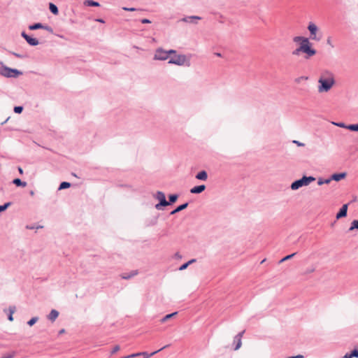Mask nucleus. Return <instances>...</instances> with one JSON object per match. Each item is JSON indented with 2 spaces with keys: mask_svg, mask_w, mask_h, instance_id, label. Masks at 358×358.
I'll return each instance as SVG.
<instances>
[{
  "mask_svg": "<svg viewBox=\"0 0 358 358\" xmlns=\"http://www.w3.org/2000/svg\"><path fill=\"white\" fill-rule=\"evenodd\" d=\"M293 41L295 43L301 42L302 52L306 55L305 57L306 59L316 55L317 51L312 47V43L310 42L308 38L303 36H295L294 37Z\"/></svg>",
  "mask_w": 358,
  "mask_h": 358,
  "instance_id": "1",
  "label": "nucleus"
},
{
  "mask_svg": "<svg viewBox=\"0 0 358 358\" xmlns=\"http://www.w3.org/2000/svg\"><path fill=\"white\" fill-rule=\"evenodd\" d=\"M0 75L6 78H17L22 75V72L16 69L8 67L1 63Z\"/></svg>",
  "mask_w": 358,
  "mask_h": 358,
  "instance_id": "2",
  "label": "nucleus"
},
{
  "mask_svg": "<svg viewBox=\"0 0 358 358\" xmlns=\"http://www.w3.org/2000/svg\"><path fill=\"white\" fill-rule=\"evenodd\" d=\"M318 83H320V85L318 86V92H327L332 87V86L335 83V80L331 75V76L329 78H323L321 77L318 80Z\"/></svg>",
  "mask_w": 358,
  "mask_h": 358,
  "instance_id": "3",
  "label": "nucleus"
},
{
  "mask_svg": "<svg viewBox=\"0 0 358 358\" xmlns=\"http://www.w3.org/2000/svg\"><path fill=\"white\" fill-rule=\"evenodd\" d=\"M315 180V178L313 176H303L301 178L294 180L291 184V189L292 190H296L303 186H307L310 182Z\"/></svg>",
  "mask_w": 358,
  "mask_h": 358,
  "instance_id": "4",
  "label": "nucleus"
},
{
  "mask_svg": "<svg viewBox=\"0 0 358 358\" xmlns=\"http://www.w3.org/2000/svg\"><path fill=\"white\" fill-rule=\"evenodd\" d=\"M169 64H176L178 66H189L190 62L188 59H187L186 55H178L173 57H171L168 62Z\"/></svg>",
  "mask_w": 358,
  "mask_h": 358,
  "instance_id": "5",
  "label": "nucleus"
},
{
  "mask_svg": "<svg viewBox=\"0 0 358 358\" xmlns=\"http://www.w3.org/2000/svg\"><path fill=\"white\" fill-rule=\"evenodd\" d=\"M308 30L310 32V39L317 41H320L322 38V34L319 32V29L315 23L312 22H309L308 25Z\"/></svg>",
  "mask_w": 358,
  "mask_h": 358,
  "instance_id": "6",
  "label": "nucleus"
},
{
  "mask_svg": "<svg viewBox=\"0 0 358 358\" xmlns=\"http://www.w3.org/2000/svg\"><path fill=\"white\" fill-rule=\"evenodd\" d=\"M168 58L166 50H164L162 48H158L156 49L153 57L154 60L165 61Z\"/></svg>",
  "mask_w": 358,
  "mask_h": 358,
  "instance_id": "7",
  "label": "nucleus"
},
{
  "mask_svg": "<svg viewBox=\"0 0 358 358\" xmlns=\"http://www.w3.org/2000/svg\"><path fill=\"white\" fill-rule=\"evenodd\" d=\"M21 36L23 38H24V40L27 42V43L29 45H30L31 46H36L37 45L39 44V41L37 38H33V37L29 36L28 34H26L25 31H22L21 33Z\"/></svg>",
  "mask_w": 358,
  "mask_h": 358,
  "instance_id": "8",
  "label": "nucleus"
},
{
  "mask_svg": "<svg viewBox=\"0 0 358 358\" xmlns=\"http://www.w3.org/2000/svg\"><path fill=\"white\" fill-rule=\"evenodd\" d=\"M348 203L343 204L340 208L339 211L336 214V219L339 220L343 217H345L348 213Z\"/></svg>",
  "mask_w": 358,
  "mask_h": 358,
  "instance_id": "9",
  "label": "nucleus"
},
{
  "mask_svg": "<svg viewBox=\"0 0 358 358\" xmlns=\"http://www.w3.org/2000/svg\"><path fill=\"white\" fill-rule=\"evenodd\" d=\"M244 333H245V331L239 332L234 337V342L235 343L234 350H238L241 348V346L242 345L241 339H242V337H243V335Z\"/></svg>",
  "mask_w": 358,
  "mask_h": 358,
  "instance_id": "10",
  "label": "nucleus"
},
{
  "mask_svg": "<svg viewBox=\"0 0 358 358\" xmlns=\"http://www.w3.org/2000/svg\"><path fill=\"white\" fill-rule=\"evenodd\" d=\"M201 17L196 15H191V16H186L182 17L180 21L184 22H192L194 24H197V22H194V20H199Z\"/></svg>",
  "mask_w": 358,
  "mask_h": 358,
  "instance_id": "11",
  "label": "nucleus"
},
{
  "mask_svg": "<svg viewBox=\"0 0 358 358\" xmlns=\"http://www.w3.org/2000/svg\"><path fill=\"white\" fill-rule=\"evenodd\" d=\"M206 187L205 185H200L197 186H194L192 189H190L189 192L191 194H201L206 189Z\"/></svg>",
  "mask_w": 358,
  "mask_h": 358,
  "instance_id": "12",
  "label": "nucleus"
},
{
  "mask_svg": "<svg viewBox=\"0 0 358 358\" xmlns=\"http://www.w3.org/2000/svg\"><path fill=\"white\" fill-rule=\"evenodd\" d=\"M346 176V173H334L331 176L330 180H335V181H340L342 179H344Z\"/></svg>",
  "mask_w": 358,
  "mask_h": 358,
  "instance_id": "13",
  "label": "nucleus"
},
{
  "mask_svg": "<svg viewBox=\"0 0 358 358\" xmlns=\"http://www.w3.org/2000/svg\"><path fill=\"white\" fill-rule=\"evenodd\" d=\"M15 310H16V307L15 306H10L8 310H6V309L4 310L5 313L8 311V320L9 321H10V322L13 321L14 319H13V315L15 312Z\"/></svg>",
  "mask_w": 358,
  "mask_h": 358,
  "instance_id": "14",
  "label": "nucleus"
},
{
  "mask_svg": "<svg viewBox=\"0 0 358 358\" xmlns=\"http://www.w3.org/2000/svg\"><path fill=\"white\" fill-rule=\"evenodd\" d=\"M189 203L187 202L186 203H184L181 205H179L178 206H177L174 210H173L171 213H170V215H174L180 211H182L183 210H185V208H187Z\"/></svg>",
  "mask_w": 358,
  "mask_h": 358,
  "instance_id": "15",
  "label": "nucleus"
},
{
  "mask_svg": "<svg viewBox=\"0 0 358 358\" xmlns=\"http://www.w3.org/2000/svg\"><path fill=\"white\" fill-rule=\"evenodd\" d=\"M138 273L137 270L131 271L129 273H122L120 275L121 278L124 280H129Z\"/></svg>",
  "mask_w": 358,
  "mask_h": 358,
  "instance_id": "16",
  "label": "nucleus"
},
{
  "mask_svg": "<svg viewBox=\"0 0 358 358\" xmlns=\"http://www.w3.org/2000/svg\"><path fill=\"white\" fill-rule=\"evenodd\" d=\"M195 178L197 180L205 181L208 178V173L206 171L203 170L199 171L196 176Z\"/></svg>",
  "mask_w": 358,
  "mask_h": 358,
  "instance_id": "17",
  "label": "nucleus"
},
{
  "mask_svg": "<svg viewBox=\"0 0 358 358\" xmlns=\"http://www.w3.org/2000/svg\"><path fill=\"white\" fill-rule=\"evenodd\" d=\"M155 198L159 201V202H164L166 203V196L164 192L161 191H157L155 195Z\"/></svg>",
  "mask_w": 358,
  "mask_h": 358,
  "instance_id": "18",
  "label": "nucleus"
},
{
  "mask_svg": "<svg viewBox=\"0 0 358 358\" xmlns=\"http://www.w3.org/2000/svg\"><path fill=\"white\" fill-rule=\"evenodd\" d=\"M59 315V312L57 310L52 309L48 315V319L51 322L55 321Z\"/></svg>",
  "mask_w": 358,
  "mask_h": 358,
  "instance_id": "19",
  "label": "nucleus"
},
{
  "mask_svg": "<svg viewBox=\"0 0 358 358\" xmlns=\"http://www.w3.org/2000/svg\"><path fill=\"white\" fill-rule=\"evenodd\" d=\"M169 345H165V346H164V347L161 348L160 349H159V350H156V351H155V352H152V353H150V354H148V352H141V355H143V356H144V358H149L150 357H151V356H152V355H155L156 353H157V352H159V351H161V350H164V349L166 348H167V347H169Z\"/></svg>",
  "mask_w": 358,
  "mask_h": 358,
  "instance_id": "20",
  "label": "nucleus"
},
{
  "mask_svg": "<svg viewBox=\"0 0 358 358\" xmlns=\"http://www.w3.org/2000/svg\"><path fill=\"white\" fill-rule=\"evenodd\" d=\"M178 198V194H170L169 196V201H166L167 205L169 206V205L174 203L177 201Z\"/></svg>",
  "mask_w": 358,
  "mask_h": 358,
  "instance_id": "21",
  "label": "nucleus"
},
{
  "mask_svg": "<svg viewBox=\"0 0 358 358\" xmlns=\"http://www.w3.org/2000/svg\"><path fill=\"white\" fill-rule=\"evenodd\" d=\"M83 3L86 6H100V3L99 2L93 0H85Z\"/></svg>",
  "mask_w": 358,
  "mask_h": 358,
  "instance_id": "22",
  "label": "nucleus"
},
{
  "mask_svg": "<svg viewBox=\"0 0 358 358\" xmlns=\"http://www.w3.org/2000/svg\"><path fill=\"white\" fill-rule=\"evenodd\" d=\"M13 183L14 185H15L17 187H26L27 185V182H24V181H22L20 178H15L13 180Z\"/></svg>",
  "mask_w": 358,
  "mask_h": 358,
  "instance_id": "23",
  "label": "nucleus"
},
{
  "mask_svg": "<svg viewBox=\"0 0 358 358\" xmlns=\"http://www.w3.org/2000/svg\"><path fill=\"white\" fill-rule=\"evenodd\" d=\"M49 9H50V11L54 15H57L59 13V10H58L57 6L52 3H49Z\"/></svg>",
  "mask_w": 358,
  "mask_h": 358,
  "instance_id": "24",
  "label": "nucleus"
},
{
  "mask_svg": "<svg viewBox=\"0 0 358 358\" xmlns=\"http://www.w3.org/2000/svg\"><path fill=\"white\" fill-rule=\"evenodd\" d=\"M178 314V312H174V313H170V314H167L166 315H165L164 317H163L161 320H160V322L162 323H164L165 322H166L168 320L172 318L173 317H174L175 315H176Z\"/></svg>",
  "mask_w": 358,
  "mask_h": 358,
  "instance_id": "25",
  "label": "nucleus"
},
{
  "mask_svg": "<svg viewBox=\"0 0 358 358\" xmlns=\"http://www.w3.org/2000/svg\"><path fill=\"white\" fill-rule=\"evenodd\" d=\"M43 28V24L40 22L34 23L29 26L30 30H36Z\"/></svg>",
  "mask_w": 358,
  "mask_h": 358,
  "instance_id": "26",
  "label": "nucleus"
},
{
  "mask_svg": "<svg viewBox=\"0 0 358 358\" xmlns=\"http://www.w3.org/2000/svg\"><path fill=\"white\" fill-rule=\"evenodd\" d=\"M331 180H330V178H327V179L320 178H318L317 184H318V185H322L324 184H329L331 182Z\"/></svg>",
  "mask_w": 358,
  "mask_h": 358,
  "instance_id": "27",
  "label": "nucleus"
},
{
  "mask_svg": "<svg viewBox=\"0 0 358 358\" xmlns=\"http://www.w3.org/2000/svg\"><path fill=\"white\" fill-rule=\"evenodd\" d=\"M71 183L69 182H62L59 187V190L67 189L71 187Z\"/></svg>",
  "mask_w": 358,
  "mask_h": 358,
  "instance_id": "28",
  "label": "nucleus"
},
{
  "mask_svg": "<svg viewBox=\"0 0 358 358\" xmlns=\"http://www.w3.org/2000/svg\"><path fill=\"white\" fill-rule=\"evenodd\" d=\"M354 229L358 230V220H353L351 223V226L349 228L348 231H351Z\"/></svg>",
  "mask_w": 358,
  "mask_h": 358,
  "instance_id": "29",
  "label": "nucleus"
},
{
  "mask_svg": "<svg viewBox=\"0 0 358 358\" xmlns=\"http://www.w3.org/2000/svg\"><path fill=\"white\" fill-rule=\"evenodd\" d=\"M167 206L168 205L166 203L161 201V202H159L158 203H157L155 207L157 210H163L164 207Z\"/></svg>",
  "mask_w": 358,
  "mask_h": 358,
  "instance_id": "30",
  "label": "nucleus"
},
{
  "mask_svg": "<svg viewBox=\"0 0 358 358\" xmlns=\"http://www.w3.org/2000/svg\"><path fill=\"white\" fill-rule=\"evenodd\" d=\"M296 252H294L292 254H290V255H288L285 257H284L282 259H281L280 261H279V263H282L287 260H289L290 259H292V257H294L295 255H296Z\"/></svg>",
  "mask_w": 358,
  "mask_h": 358,
  "instance_id": "31",
  "label": "nucleus"
},
{
  "mask_svg": "<svg viewBox=\"0 0 358 358\" xmlns=\"http://www.w3.org/2000/svg\"><path fill=\"white\" fill-rule=\"evenodd\" d=\"M348 129L352 131H358V124H348Z\"/></svg>",
  "mask_w": 358,
  "mask_h": 358,
  "instance_id": "32",
  "label": "nucleus"
},
{
  "mask_svg": "<svg viewBox=\"0 0 358 358\" xmlns=\"http://www.w3.org/2000/svg\"><path fill=\"white\" fill-rule=\"evenodd\" d=\"M299 43H300V45L292 52L293 55H299L300 53L302 52L301 42Z\"/></svg>",
  "mask_w": 358,
  "mask_h": 358,
  "instance_id": "33",
  "label": "nucleus"
},
{
  "mask_svg": "<svg viewBox=\"0 0 358 358\" xmlns=\"http://www.w3.org/2000/svg\"><path fill=\"white\" fill-rule=\"evenodd\" d=\"M332 124L336 125V126H337V127H338L345 128V129H348V124H345L344 122H333Z\"/></svg>",
  "mask_w": 358,
  "mask_h": 358,
  "instance_id": "34",
  "label": "nucleus"
},
{
  "mask_svg": "<svg viewBox=\"0 0 358 358\" xmlns=\"http://www.w3.org/2000/svg\"><path fill=\"white\" fill-rule=\"evenodd\" d=\"M11 202L5 203L3 205H0V213L6 210L10 206Z\"/></svg>",
  "mask_w": 358,
  "mask_h": 358,
  "instance_id": "35",
  "label": "nucleus"
},
{
  "mask_svg": "<svg viewBox=\"0 0 358 358\" xmlns=\"http://www.w3.org/2000/svg\"><path fill=\"white\" fill-rule=\"evenodd\" d=\"M38 320V317H33L28 322L27 324L30 327L33 326Z\"/></svg>",
  "mask_w": 358,
  "mask_h": 358,
  "instance_id": "36",
  "label": "nucleus"
},
{
  "mask_svg": "<svg viewBox=\"0 0 358 358\" xmlns=\"http://www.w3.org/2000/svg\"><path fill=\"white\" fill-rule=\"evenodd\" d=\"M13 110L15 113L20 114L23 110V106H15L13 108Z\"/></svg>",
  "mask_w": 358,
  "mask_h": 358,
  "instance_id": "37",
  "label": "nucleus"
},
{
  "mask_svg": "<svg viewBox=\"0 0 358 358\" xmlns=\"http://www.w3.org/2000/svg\"><path fill=\"white\" fill-rule=\"evenodd\" d=\"M9 53L20 59H23L26 57L25 55H21L11 51H10Z\"/></svg>",
  "mask_w": 358,
  "mask_h": 358,
  "instance_id": "38",
  "label": "nucleus"
},
{
  "mask_svg": "<svg viewBox=\"0 0 358 358\" xmlns=\"http://www.w3.org/2000/svg\"><path fill=\"white\" fill-rule=\"evenodd\" d=\"M42 29L48 31V32H50L51 34L53 33V29L51 27L48 26V25H45V24H43V28Z\"/></svg>",
  "mask_w": 358,
  "mask_h": 358,
  "instance_id": "39",
  "label": "nucleus"
},
{
  "mask_svg": "<svg viewBox=\"0 0 358 358\" xmlns=\"http://www.w3.org/2000/svg\"><path fill=\"white\" fill-rule=\"evenodd\" d=\"M352 358V357H358V350L357 349H354L352 350L350 352Z\"/></svg>",
  "mask_w": 358,
  "mask_h": 358,
  "instance_id": "40",
  "label": "nucleus"
},
{
  "mask_svg": "<svg viewBox=\"0 0 358 358\" xmlns=\"http://www.w3.org/2000/svg\"><path fill=\"white\" fill-rule=\"evenodd\" d=\"M189 266V263L186 262L183 264H182L180 268H179V270L180 271H183L185 269H186L187 268V266Z\"/></svg>",
  "mask_w": 358,
  "mask_h": 358,
  "instance_id": "41",
  "label": "nucleus"
},
{
  "mask_svg": "<svg viewBox=\"0 0 358 358\" xmlns=\"http://www.w3.org/2000/svg\"><path fill=\"white\" fill-rule=\"evenodd\" d=\"M315 267H311V268H307L306 270V271L304 272V274H308V273H313L315 271Z\"/></svg>",
  "mask_w": 358,
  "mask_h": 358,
  "instance_id": "42",
  "label": "nucleus"
},
{
  "mask_svg": "<svg viewBox=\"0 0 358 358\" xmlns=\"http://www.w3.org/2000/svg\"><path fill=\"white\" fill-rule=\"evenodd\" d=\"M120 350V346L118 345H116L114 346V348H113L112 351H111V354H114V353H116L117 351Z\"/></svg>",
  "mask_w": 358,
  "mask_h": 358,
  "instance_id": "43",
  "label": "nucleus"
},
{
  "mask_svg": "<svg viewBox=\"0 0 358 358\" xmlns=\"http://www.w3.org/2000/svg\"><path fill=\"white\" fill-rule=\"evenodd\" d=\"M140 355H141V352H138V353H134V354H131V355H127V358H133V357H138Z\"/></svg>",
  "mask_w": 358,
  "mask_h": 358,
  "instance_id": "44",
  "label": "nucleus"
},
{
  "mask_svg": "<svg viewBox=\"0 0 358 358\" xmlns=\"http://www.w3.org/2000/svg\"><path fill=\"white\" fill-rule=\"evenodd\" d=\"M122 9L126 11H135L137 9L135 8L122 7Z\"/></svg>",
  "mask_w": 358,
  "mask_h": 358,
  "instance_id": "45",
  "label": "nucleus"
},
{
  "mask_svg": "<svg viewBox=\"0 0 358 358\" xmlns=\"http://www.w3.org/2000/svg\"><path fill=\"white\" fill-rule=\"evenodd\" d=\"M166 52H167L168 57H169V55L176 53V50H172V49L169 50H166Z\"/></svg>",
  "mask_w": 358,
  "mask_h": 358,
  "instance_id": "46",
  "label": "nucleus"
},
{
  "mask_svg": "<svg viewBox=\"0 0 358 358\" xmlns=\"http://www.w3.org/2000/svg\"><path fill=\"white\" fill-rule=\"evenodd\" d=\"M141 22L143 23V24H150L151 23V21L148 19H146V18H144V19H142L141 20Z\"/></svg>",
  "mask_w": 358,
  "mask_h": 358,
  "instance_id": "47",
  "label": "nucleus"
},
{
  "mask_svg": "<svg viewBox=\"0 0 358 358\" xmlns=\"http://www.w3.org/2000/svg\"><path fill=\"white\" fill-rule=\"evenodd\" d=\"M327 43L329 45L331 48H334V45L331 43V38L330 37L327 38Z\"/></svg>",
  "mask_w": 358,
  "mask_h": 358,
  "instance_id": "48",
  "label": "nucleus"
},
{
  "mask_svg": "<svg viewBox=\"0 0 358 358\" xmlns=\"http://www.w3.org/2000/svg\"><path fill=\"white\" fill-rule=\"evenodd\" d=\"M13 357H14V354H8V355L3 356L0 358H13Z\"/></svg>",
  "mask_w": 358,
  "mask_h": 358,
  "instance_id": "49",
  "label": "nucleus"
},
{
  "mask_svg": "<svg viewBox=\"0 0 358 358\" xmlns=\"http://www.w3.org/2000/svg\"><path fill=\"white\" fill-rule=\"evenodd\" d=\"M293 143H296L298 146H304V143H301L298 141H294Z\"/></svg>",
  "mask_w": 358,
  "mask_h": 358,
  "instance_id": "50",
  "label": "nucleus"
},
{
  "mask_svg": "<svg viewBox=\"0 0 358 358\" xmlns=\"http://www.w3.org/2000/svg\"><path fill=\"white\" fill-rule=\"evenodd\" d=\"M157 217H155L152 221V222L150 224H148V226H150V225H154L157 223Z\"/></svg>",
  "mask_w": 358,
  "mask_h": 358,
  "instance_id": "51",
  "label": "nucleus"
},
{
  "mask_svg": "<svg viewBox=\"0 0 358 358\" xmlns=\"http://www.w3.org/2000/svg\"><path fill=\"white\" fill-rule=\"evenodd\" d=\"M288 358H304L303 355H296V356H292V357H289Z\"/></svg>",
  "mask_w": 358,
  "mask_h": 358,
  "instance_id": "52",
  "label": "nucleus"
},
{
  "mask_svg": "<svg viewBox=\"0 0 358 358\" xmlns=\"http://www.w3.org/2000/svg\"><path fill=\"white\" fill-rule=\"evenodd\" d=\"M343 358H352V357H351V355H350V352H348V353H346V354L343 356Z\"/></svg>",
  "mask_w": 358,
  "mask_h": 358,
  "instance_id": "53",
  "label": "nucleus"
},
{
  "mask_svg": "<svg viewBox=\"0 0 358 358\" xmlns=\"http://www.w3.org/2000/svg\"><path fill=\"white\" fill-rule=\"evenodd\" d=\"M17 170H18V171H19L20 174H21V175H22V174H23V170H22V169L21 167H20V166H19V167L17 168Z\"/></svg>",
  "mask_w": 358,
  "mask_h": 358,
  "instance_id": "54",
  "label": "nucleus"
},
{
  "mask_svg": "<svg viewBox=\"0 0 358 358\" xmlns=\"http://www.w3.org/2000/svg\"><path fill=\"white\" fill-rule=\"evenodd\" d=\"M96 22H101V23H104V20L101 18H99V19H96Z\"/></svg>",
  "mask_w": 358,
  "mask_h": 358,
  "instance_id": "55",
  "label": "nucleus"
},
{
  "mask_svg": "<svg viewBox=\"0 0 358 358\" xmlns=\"http://www.w3.org/2000/svg\"><path fill=\"white\" fill-rule=\"evenodd\" d=\"M196 262V259H192L189 261L187 262V263H189V265L192 264L193 262Z\"/></svg>",
  "mask_w": 358,
  "mask_h": 358,
  "instance_id": "56",
  "label": "nucleus"
},
{
  "mask_svg": "<svg viewBox=\"0 0 358 358\" xmlns=\"http://www.w3.org/2000/svg\"><path fill=\"white\" fill-rule=\"evenodd\" d=\"M64 332H65V329H62L59 330V334H64Z\"/></svg>",
  "mask_w": 358,
  "mask_h": 358,
  "instance_id": "57",
  "label": "nucleus"
},
{
  "mask_svg": "<svg viewBox=\"0 0 358 358\" xmlns=\"http://www.w3.org/2000/svg\"><path fill=\"white\" fill-rule=\"evenodd\" d=\"M215 55L217 57H222V55L220 52H215Z\"/></svg>",
  "mask_w": 358,
  "mask_h": 358,
  "instance_id": "58",
  "label": "nucleus"
},
{
  "mask_svg": "<svg viewBox=\"0 0 358 358\" xmlns=\"http://www.w3.org/2000/svg\"><path fill=\"white\" fill-rule=\"evenodd\" d=\"M10 117H8L6 120H4V122H2V124H4L5 123H6L8 122V120H9Z\"/></svg>",
  "mask_w": 358,
  "mask_h": 358,
  "instance_id": "59",
  "label": "nucleus"
},
{
  "mask_svg": "<svg viewBox=\"0 0 358 358\" xmlns=\"http://www.w3.org/2000/svg\"><path fill=\"white\" fill-rule=\"evenodd\" d=\"M30 194H31V195H34V191H31V192H30Z\"/></svg>",
  "mask_w": 358,
  "mask_h": 358,
  "instance_id": "60",
  "label": "nucleus"
},
{
  "mask_svg": "<svg viewBox=\"0 0 358 358\" xmlns=\"http://www.w3.org/2000/svg\"><path fill=\"white\" fill-rule=\"evenodd\" d=\"M27 228L33 229L34 227H33V226H31V227H27Z\"/></svg>",
  "mask_w": 358,
  "mask_h": 358,
  "instance_id": "61",
  "label": "nucleus"
},
{
  "mask_svg": "<svg viewBox=\"0 0 358 358\" xmlns=\"http://www.w3.org/2000/svg\"><path fill=\"white\" fill-rule=\"evenodd\" d=\"M27 228L33 229L34 227H33V226H31V227H27Z\"/></svg>",
  "mask_w": 358,
  "mask_h": 358,
  "instance_id": "62",
  "label": "nucleus"
},
{
  "mask_svg": "<svg viewBox=\"0 0 358 358\" xmlns=\"http://www.w3.org/2000/svg\"><path fill=\"white\" fill-rule=\"evenodd\" d=\"M265 260H266L265 259H263V260L261 262V264L264 263Z\"/></svg>",
  "mask_w": 358,
  "mask_h": 358,
  "instance_id": "63",
  "label": "nucleus"
},
{
  "mask_svg": "<svg viewBox=\"0 0 358 358\" xmlns=\"http://www.w3.org/2000/svg\"><path fill=\"white\" fill-rule=\"evenodd\" d=\"M357 141H358V139H357Z\"/></svg>",
  "mask_w": 358,
  "mask_h": 358,
  "instance_id": "64",
  "label": "nucleus"
}]
</instances>
